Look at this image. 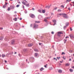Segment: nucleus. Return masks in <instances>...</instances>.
I'll return each mask as SVG.
<instances>
[{
	"label": "nucleus",
	"mask_w": 74,
	"mask_h": 74,
	"mask_svg": "<svg viewBox=\"0 0 74 74\" xmlns=\"http://www.w3.org/2000/svg\"><path fill=\"white\" fill-rule=\"evenodd\" d=\"M54 10H56V9H57V7H54Z\"/></svg>",
	"instance_id": "obj_38"
},
{
	"label": "nucleus",
	"mask_w": 74,
	"mask_h": 74,
	"mask_svg": "<svg viewBox=\"0 0 74 74\" xmlns=\"http://www.w3.org/2000/svg\"><path fill=\"white\" fill-rule=\"evenodd\" d=\"M21 3H22L23 4L25 5L26 3H27V1H26V0H23V1H22Z\"/></svg>",
	"instance_id": "obj_2"
},
{
	"label": "nucleus",
	"mask_w": 74,
	"mask_h": 74,
	"mask_svg": "<svg viewBox=\"0 0 74 74\" xmlns=\"http://www.w3.org/2000/svg\"><path fill=\"white\" fill-rule=\"evenodd\" d=\"M41 18H42V16H40V15L38 16V18H39V19H41Z\"/></svg>",
	"instance_id": "obj_8"
},
{
	"label": "nucleus",
	"mask_w": 74,
	"mask_h": 74,
	"mask_svg": "<svg viewBox=\"0 0 74 74\" xmlns=\"http://www.w3.org/2000/svg\"><path fill=\"white\" fill-rule=\"evenodd\" d=\"M51 34H54V32H51Z\"/></svg>",
	"instance_id": "obj_41"
},
{
	"label": "nucleus",
	"mask_w": 74,
	"mask_h": 74,
	"mask_svg": "<svg viewBox=\"0 0 74 74\" xmlns=\"http://www.w3.org/2000/svg\"><path fill=\"white\" fill-rule=\"evenodd\" d=\"M69 25V23H66V26H68Z\"/></svg>",
	"instance_id": "obj_27"
},
{
	"label": "nucleus",
	"mask_w": 74,
	"mask_h": 74,
	"mask_svg": "<svg viewBox=\"0 0 74 74\" xmlns=\"http://www.w3.org/2000/svg\"><path fill=\"white\" fill-rule=\"evenodd\" d=\"M71 59H70L69 60V61H71Z\"/></svg>",
	"instance_id": "obj_55"
},
{
	"label": "nucleus",
	"mask_w": 74,
	"mask_h": 74,
	"mask_svg": "<svg viewBox=\"0 0 74 74\" xmlns=\"http://www.w3.org/2000/svg\"><path fill=\"white\" fill-rule=\"evenodd\" d=\"M3 7L4 8H5V7H6V5H3Z\"/></svg>",
	"instance_id": "obj_26"
},
{
	"label": "nucleus",
	"mask_w": 74,
	"mask_h": 74,
	"mask_svg": "<svg viewBox=\"0 0 74 74\" xmlns=\"http://www.w3.org/2000/svg\"><path fill=\"white\" fill-rule=\"evenodd\" d=\"M71 1V0H66V2L68 3V2H70Z\"/></svg>",
	"instance_id": "obj_21"
},
{
	"label": "nucleus",
	"mask_w": 74,
	"mask_h": 74,
	"mask_svg": "<svg viewBox=\"0 0 74 74\" xmlns=\"http://www.w3.org/2000/svg\"><path fill=\"white\" fill-rule=\"evenodd\" d=\"M22 18H20V20H22Z\"/></svg>",
	"instance_id": "obj_53"
},
{
	"label": "nucleus",
	"mask_w": 74,
	"mask_h": 74,
	"mask_svg": "<svg viewBox=\"0 0 74 74\" xmlns=\"http://www.w3.org/2000/svg\"><path fill=\"white\" fill-rule=\"evenodd\" d=\"M3 29L2 27L0 28V29H1V30H3Z\"/></svg>",
	"instance_id": "obj_45"
},
{
	"label": "nucleus",
	"mask_w": 74,
	"mask_h": 74,
	"mask_svg": "<svg viewBox=\"0 0 74 74\" xmlns=\"http://www.w3.org/2000/svg\"><path fill=\"white\" fill-rule=\"evenodd\" d=\"M32 45H33V44H29V45H28V47H32Z\"/></svg>",
	"instance_id": "obj_11"
},
{
	"label": "nucleus",
	"mask_w": 74,
	"mask_h": 74,
	"mask_svg": "<svg viewBox=\"0 0 74 74\" xmlns=\"http://www.w3.org/2000/svg\"><path fill=\"white\" fill-rule=\"evenodd\" d=\"M11 44H14V40H12Z\"/></svg>",
	"instance_id": "obj_15"
},
{
	"label": "nucleus",
	"mask_w": 74,
	"mask_h": 74,
	"mask_svg": "<svg viewBox=\"0 0 74 74\" xmlns=\"http://www.w3.org/2000/svg\"><path fill=\"white\" fill-rule=\"evenodd\" d=\"M58 12H61V10H58Z\"/></svg>",
	"instance_id": "obj_33"
},
{
	"label": "nucleus",
	"mask_w": 74,
	"mask_h": 74,
	"mask_svg": "<svg viewBox=\"0 0 74 74\" xmlns=\"http://www.w3.org/2000/svg\"><path fill=\"white\" fill-rule=\"evenodd\" d=\"M25 5L26 6H27V7H29V3L25 4Z\"/></svg>",
	"instance_id": "obj_17"
},
{
	"label": "nucleus",
	"mask_w": 74,
	"mask_h": 74,
	"mask_svg": "<svg viewBox=\"0 0 74 74\" xmlns=\"http://www.w3.org/2000/svg\"><path fill=\"white\" fill-rule=\"evenodd\" d=\"M5 63H7V61H6V60H5Z\"/></svg>",
	"instance_id": "obj_51"
},
{
	"label": "nucleus",
	"mask_w": 74,
	"mask_h": 74,
	"mask_svg": "<svg viewBox=\"0 0 74 74\" xmlns=\"http://www.w3.org/2000/svg\"><path fill=\"white\" fill-rule=\"evenodd\" d=\"M7 2H5V5H7Z\"/></svg>",
	"instance_id": "obj_46"
},
{
	"label": "nucleus",
	"mask_w": 74,
	"mask_h": 74,
	"mask_svg": "<svg viewBox=\"0 0 74 74\" xmlns=\"http://www.w3.org/2000/svg\"><path fill=\"white\" fill-rule=\"evenodd\" d=\"M38 12H40V13H42V11H41V10L39 9L38 10Z\"/></svg>",
	"instance_id": "obj_16"
},
{
	"label": "nucleus",
	"mask_w": 74,
	"mask_h": 74,
	"mask_svg": "<svg viewBox=\"0 0 74 74\" xmlns=\"http://www.w3.org/2000/svg\"><path fill=\"white\" fill-rule=\"evenodd\" d=\"M70 29L71 31H72V30H73V29H72V28H71V27L70 28Z\"/></svg>",
	"instance_id": "obj_39"
},
{
	"label": "nucleus",
	"mask_w": 74,
	"mask_h": 74,
	"mask_svg": "<svg viewBox=\"0 0 74 74\" xmlns=\"http://www.w3.org/2000/svg\"><path fill=\"white\" fill-rule=\"evenodd\" d=\"M56 59V58H54V59L55 60V59Z\"/></svg>",
	"instance_id": "obj_61"
},
{
	"label": "nucleus",
	"mask_w": 74,
	"mask_h": 74,
	"mask_svg": "<svg viewBox=\"0 0 74 74\" xmlns=\"http://www.w3.org/2000/svg\"><path fill=\"white\" fill-rule=\"evenodd\" d=\"M35 56H36V57H37V56H38V54L37 53H36L35 54Z\"/></svg>",
	"instance_id": "obj_18"
},
{
	"label": "nucleus",
	"mask_w": 74,
	"mask_h": 74,
	"mask_svg": "<svg viewBox=\"0 0 74 74\" xmlns=\"http://www.w3.org/2000/svg\"><path fill=\"white\" fill-rule=\"evenodd\" d=\"M1 54H0V57H1Z\"/></svg>",
	"instance_id": "obj_62"
},
{
	"label": "nucleus",
	"mask_w": 74,
	"mask_h": 74,
	"mask_svg": "<svg viewBox=\"0 0 74 74\" xmlns=\"http://www.w3.org/2000/svg\"><path fill=\"white\" fill-rule=\"evenodd\" d=\"M62 72V71L61 70H59L58 71V73H61Z\"/></svg>",
	"instance_id": "obj_20"
},
{
	"label": "nucleus",
	"mask_w": 74,
	"mask_h": 74,
	"mask_svg": "<svg viewBox=\"0 0 74 74\" xmlns=\"http://www.w3.org/2000/svg\"><path fill=\"white\" fill-rule=\"evenodd\" d=\"M50 6H47L46 7V8H50Z\"/></svg>",
	"instance_id": "obj_31"
},
{
	"label": "nucleus",
	"mask_w": 74,
	"mask_h": 74,
	"mask_svg": "<svg viewBox=\"0 0 74 74\" xmlns=\"http://www.w3.org/2000/svg\"><path fill=\"white\" fill-rule=\"evenodd\" d=\"M58 34L59 35V34H63V33L61 32H58Z\"/></svg>",
	"instance_id": "obj_7"
},
{
	"label": "nucleus",
	"mask_w": 74,
	"mask_h": 74,
	"mask_svg": "<svg viewBox=\"0 0 74 74\" xmlns=\"http://www.w3.org/2000/svg\"><path fill=\"white\" fill-rule=\"evenodd\" d=\"M32 10H33V11H34V8H32Z\"/></svg>",
	"instance_id": "obj_47"
},
{
	"label": "nucleus",
	"mask_w": 74,
	"mask_h": 74,
	"mask_svg": "<svg viewBox=\"0 0 74 74\" xmlns=\"http://www.w3.org/2000/svg\"><path fill=\"white\" fill-rule=\"evenodd\" d=\"M39 44L40 45H41V43H39Z\"/></svg>",
	"instance_id": "obj_60"
},
{
	"label": "nucleus",
	"mask_w": 74,
	"mask_h": 74,
	"mask_svg": "<svg viewBox=\"0 0 74 74\" xmlns=\"http://www.w3.org/2000/svg\"><path fill=\"white\" fill-rule=\"evenodd\" d=\"M38 25L36 24V23H34V24L33 29H34V28L35 29H37V28H38Z\"/></svg>",
	"instance_id": "obj_1"
},
{
	"label": "nucleus",
	"mask_w": 74,
	"mask_h": 74,
	"mask_svg": "<svg viewBox=\"0 0 74 74\" xmlns=\"http://www.w3.org/2000/svg\"><path fill=\"white\" fill-rule=\"evenodd\" d=\"M63 54H64V55H65V53L63 52H62L61 55H63Z\"/></svg>",
	"instance_id": "obj_36"
},
{
	"label": "nucleus",
	"mask_w": 74,
	"mask_h": 74,
	"mask_svg": "<svg viewBox=\"0 0 74 74\" xmlns=\"http://www.w3.org/2000/svg\"><path fill=\"white\" fill-rule=\"evenodd\" d=\"M22 6H23V9L25 8V6H24V5H23Z\"/></svg>",
	"instance_id": "obj_44"
},
{
	"label": "nucleus",
	"mask_w": 74,
	"mask_h": 74,
	"mask_svg": "<svg viewBox=\"0 0 74 74\" xmlns=\"http://www.w3.org/2000/svg\"><path fill=\"white\" fill-rule=\"evenodd\" d=\"M62 15H63L64 18H67V15L66 14H62Z\"/></svg>",
	"instance_id": "obj_4"
},
{
	"label": "nucleus",
	"mask_w": 74,
	"mask_h": 74,
	"mask_svg": "<svg viewBox=\"0 0 74 74\" xmlns=\"http://www.w3.org/2000/svg\"><path fill=\"white\" fill-rule=\"evenodd\" d=\"M70 37H71V38L72 39H73V38H74V35L71 34L70 35Z\"/></svg>",
	"instance_id": "obj_5"
},
{
	"label": "nucleus",
	"mask_w": 74,
	"mask_h": 74,
	"mask_svg": "<svg viewBox=\"0 0 74 74\" xmlns=\"http://www.w3.org/2000/svg\"><path fill=\"white\" fill-rule=\"evenodd\" d=\"M63 58L64 59V60H66V57H63Z\"/></svg>",
	"instance_id": "obj_35"
},
{
	"label": "nucleus",
	"mask_w": 74,
	"mask_h": 74,
	"mask_svg": "<svg viewBox=\"0 0 74 74\" xmlns=\"http://www.w3.org/2000/svg\"><path fill=\"white\" fill-rule=\"evenodd\" d=\"M11 9V8L10 7H8V9H7L8 11H10Z\"/></svg>",
	"instance_id": "obj_30"
},
{
	"label": "nucleus",
	"mask_w": 74,
	"mask_h": 74,
	"mask_svg": "<svg viewBox=\"0 0 74 74\" xmlns=\"http://www.w3.org/2000/svg\"><path fill=\"white\" fill-rule=\"evenodd\" d=\"M51 15H53V13H51Z\"/></svg>",
	"instance_id": "obj_58"
},
{
	"label": "nucleus",
	"mask_w": 74,
	"mask_h": 74,
	"mask_svg": "<svg viewBox=\"0 0 74 74\" xmlns=\"http://www.w3.org/2000/svg\"><path fill=\"white\" fill-rule=\"evenodd\" d=\"M44 21H45V22H48V20H47L46 19H45V18Z\"/></svg>",
	"instance_id": "obj_14"
},
{
	"label": "nucleus",
	"mask_w": 74,
	"mask_h": 74,
	"mask_svg": "<svg viewBox=\"0 0 74 74\" xmlns=\"http://www.w3.org/2000/svg\"><path fill=\"white\" fill-rule=\"evenodd\" d=\"M44 67H45V68H47V65H45Z\"/></svg>",
	"instance_id": "obj_48"
},
{
	"label": "nucleus",
	"mask_w": 74,
	"mask_h": 74,
	"mask_svg": "<svg viewBox=\"0 0 74 74\" xmlns=\"http://www.w3.org/2000/svg\"><path fill=\"white\" fill-rule=\"evenodd\" d=\"M64 43H66V41H67V40L64 39Z\"/></svg>",
	"instance_id": "obj_24"
},
{
	"label": "nucleus",
	"mask_w": 74,
	"mask_h": 74,
	"mask_svg": "<svg viewBox=\"0 0 74 74\" xmlns=\"http://www.w3.org/2000/svg\"><path fill=\"white\" fill-rule=\"evenodd\" d=\"M20 5H16V7H19Z\"/></svg>",
	"instance_id": "obj_32"
},
{
	"label": "nucleus",
	"mask_w": 74,
	"mask_h": 74,
	"mask_svg": "<svg viewBox=\"0 0 74 74\" xmlns=\"http://www.w3.org/2000/svg\"><path fill=\"white\" fill-rule=\"evenodd\" d=\"M62 15V14H57V17H59L60 16H61Z\"/></svg>",
	"instance_id": "obj_9"
},
{
	"label": "nucleus",
	"mask_w": 74,
	"mask_h": 74,
	"mask_svg": "<svg viewBox=\"0 0 74 74\" xmlns=\"http://www.w3.org/2000/svg\"><path fill=\"white\" fill-rule=\"evenodd\" d=\"M68 10H70L71 9L70 8H68Z\"/></svg>",
	"instance_id": "obj_49"
},
{
	"label": "nucleus",
	"mask_w": 74,
	"mask_h": 74,
	"mask_svg": "<svg viewBox=\"0 0 74 74\" xmlns=\"http://www.w3.org/2000/svg\"><path fill=\"white\" fill-rule=\"evenodd\" d=\"M40 71H42L44 70V69L42 68H41V69H40Z\"/></svg>",
	"instance_id": "obj_28"
},
{
	"label": "nucleus",
	"mask_w": 74,
	"mask_h": 74,
	"mask_svg": "<svg viewBox=\"0 0 74 74\" xmlns=\"http://www.w3.org/2000/svg\"><path fill=\"white\" fill-rule=\"evenodd\" d=\"M73 56H74V54H73Z\"/></svg>",
	"instance_id": "obj_64"
},
{
	"label": "nucleus",
	"mask_w": 74,
	"mask_h": 74,
	"mask_svg": "<svg viewBox=\"0 0 74 74\" xmlns=\"http://www.w3.org/2000/svg\"><path fill=\"white\" fill-rule=\"evenodd\" d=\"M70 64L69 63H66L65 64L66 66H69Z\"/></svg>",
	"instance_id": "obj_12"
},
{
	"label": "nucleus",
	"mask_w": 74,
	"mask_h": 74,
	"mask_svg": "<svg viewBox=\"0 0 74 74\" xmlns=\"http://www.w3.org/2000/svg\"><path fill=\"white\" fill-rule=\"evenodd\" d=\"M16 52H15L14 53V54H16Z\"/></svg>",
	"instance_id": "obj_59"
},
{
	"label": "nucleus",
	"mask_w": 74,
	"mask_h": 74,
	"mask_svg": "<svg viewBox=\"0 0 74 74\" xmlns=\"http://www.w3.org/2000/svg\"><path fill=\"white\" fill-rule=\"evenodd\" d=\"M66 26H64V28H66Z\"/></svg>",
	"instance_id": "obj_56"
},
{
	"label": "nucleus",
	"mask_w": 74,
	"mask_h": 74,
	"mask_svg": "<svg viewBox=\"0 0 74 74\" xmlns=\"http://www.w3.org/2000/svg\"><path fill=\"white\" fill-rule=\"evenodd\" d=\"M35 23H40V21H35Z\"/></svg>",
	"instance_id": "obj_37"
},
{
	"label": "nucleus",
	"mask_w": 74,
	"mask_h": 74,
	"mask_svg": "<svg viewBox=\"0 0 74 74\" xmlns=\"http://www.w3.org/2000/svg\"><path fill=\"white\" fill-rule=\"evenodd\" d=\"M61 7H62V8H64V6H63V5H61Z\"/></svg>",
	"instance_id": "obj_34"
},
{
	"label": "nucleus",
	"mask_w": 74,
	"mask_h": 74,
	"mask_svg": "<svg viewBox=\"0 0 74 74\" xmlns=\"http://www.w3.org/2000/svg\"><path fill=\"white\" fill-rule=\"evenodd\" d=\"M29 16L31 17V18H34L35 17V16H34V15L33 14H29Z\"/></svg>",
	"instance_id": "obj_3"
},
{
	"label": "nucleus",
	"mask_w": 74,
	"mask_h": 74,
	"mask_svg": "<svg viewBox=\"0 0 74 74\" xmlns=\"http://www.w3.org/2000/svg\"><path fill=\"white\" fill-rule=\"evenodd\" d=\"M45 12V10H42V13H44Z\"/></svg>",
	"instance_id": "obj_22"
},
{
	"label": "nucleus",
	"mask_w": 74,
	"mask_h": 74,
	"mask_svg": "<svg viewBox=\"0 0 74 74\" xmlns=\"http://www.w3.org/2000/svg\"><path fill=\"white\" fill-rule=\"evenodd\" d=\"M72 68L74 69V66L72 67Z\"/></svg>",
	"instance_id": "obj_54"
},
{
	"label": "nucleus",
	"mask_w": 74,
	"mask_h": 74,
	"mask_svg": "<svg viewBox=\"0 0 74 74\" xmlns=\"http://www.w3.org/2000/svg\"><path fill=\"white\" fill-rule=\"evenodd\" d=\"M3 36L0 37V40H3Z\"/></svg>",
	"instance_id": "obj_13"
},
{
	"label": "nucleus",
	"mask_w": 74,
	"mask_h": 74,
	"mask_svg": "<svg viewBox=\"0 0 74 74\" xmlns=\"http://www.w3.org/2000/svg\"><path fill=\"white\" fill-rule=\"evenodd\" d=\"M17 19L16 18H14L13 20L14 21H17Z\"/></svg>",
	"instance_id": "obj_19"
},
{
	"label": "nucleus",
	"mask_w": 74,
	"mask_h": 74,
	"mask_svg": "<svg viewBox=\"0 0 74 74\" xmlns=\"http://www.w3.org/2000/svg\"><path fill=\"white\" fill-rule=\"evenodd\" d=\"M69 70H70V72H73V70L72 69H69Z\"/></svg>",
	"instance_id": "obj_25"
},
{
	"label": "nucleus",
	"mask_w": 74,
	"mask_h": 74,
	"mask_svg": "<svg viewBox=\"0 0 74 74\" xmlns=\"http://www.w3.org/2000/svg\"><path fill=\"white\" fill-rule=\"evenodd\" d=\"M69 52H71H71H72V51H69Z\"/></svg>",
	"instance_id": "obj_52"
},
{
	"label": "nucleus",
	"mask_w": 74,
	"mask_h": 74,
	"mask_svg": "<svg viewBox=\"0 0 74 74\" xmlns=\"http://www.w3.org/2000/svg\"><path fill=\"white\" fill-rule=\"evenodd\" d=\"M5 1H7V0H5Z\"/></svg>",
	"instance_id": "obj_63"
},
{
	"label": "nucleus",
	"mask_w": 74,
	"mask_h": 74,
	"mask_svg": "<svg viewBox=\"0 0 74 74\" xmlns=\"http://www.w3.org/2000/svg\"><path fill=\"white\" fill-rule=\"evenodd\" d=\"M63 60H62V61H60V63H63Z\"/></svg>",
	"instance_id": "obj_43"
},
{
	"label": "nucleus",
	"mask_w": 74,
	"mask_h": 74,
	"mask_svg": "<svg viewBox=\"0 0 74 74\" xmlns=\"http://www.w3.org/2000/svg\"><path fill=\"white\" fill-rule=\"evenodd\" d=\"M30 27H32L33 26V24H31L30 25Z\"/></svg>",
	"instance_id": "obj_42"
},
{
	"label": "nucleus",
	"mask_w": 74,
	"mask_h": 74,
	"mask_svg": "<svg viewBox=\"0 0 74 74\" xmlns=\"http://www.w3.org/2000/svg\"><path fill=\"white\" fill-rule=\"evenodd\" d=\"M2 57L3 58H4V57H5V55H4V54H3L2 55Z\"/></svg>",
	"instance_id": "obj_29"
},
{
	"label": "nucleus",
	"mask_w": 74,
	"mask_h": 74,
	"mask_svg": "<svg viewBox=\"0 0 74 74\" xmlns=\"http://www.w3.org/2000/svg\"><path fill=\"white\" fill-rule=\"evenodd\" d=\"M14 16H15V17L16 16V15H14Z\"/></svg>",
	"instance_id": "obj_57"
},
{
	"label": "nucleus",
	"mask_w": 74,
	"mask_h": 74,
	"mask_svg": "<svg viewBox=\"0 0 74 74\" xmlns=\"http://www.w3.org/2000/svg\"><path fill=\"white\" fill-rule=\"evenodd\" d=\"M34 51H36V52H38V49H34Z\"/></svg>",
	"instance_id": "obj_23"
},
{
	"label": "nucleus",
	"mask_w": 74,
	"mask_h": 74,
	"mask_svg": "<svg viewBox=\"0 0 74 74\" xmlns=\"http://www.w3.org/2000/svg\"><path fill=\"white\" fill-rule=\"evenodd\" d=\"M53 22L55 23L53 25H56V20H53Z\"/></svg>",
	"instance_id": "obj_6"
},
{
	"label": "nucleus",
	"mask_w": 74,
	"mask_h": 74,
	"mask_svg": "<svg viewBox=\"0 0 74 74\" xmlns=\"http://www.w3.org/2000/svg\"><path fill=\"white\" fill-rule=\"evenodd\" d=\"M45 18V19H51V17H47Z\"/></svg>",
	"instance_id": "obj_10"
},
{
	"label": "nucleus",
	"mask_w": 74,
	"mask_h": 74,
	"mask_svg": "<svg viewBox=\"0 0 74 74\" xmlns=\"http://www.w3.org/2000/svg\"><path fill=\"white\" fill-rule=\"evenodd\" d=\"M69 38V37L66 36V37L65 38Z\"/></svg>",
	"instance_id": "obj_50"
},
{
	"label": "nucleus",
	"mask_w": 74,
	"mask_h": 74,
	"mask_svg": "<svg viewBox=\"0 0 74 74\" xmlns=\"http://www.w3.org/2000/svg\"><path fill=\"white\" fill-rule=\"evenodd\" d=\"M60 57H58L57 58L58 59V60H59V59H60Z\"/></svg>",
	"instance_id": "obj_40"
}]
</instances>
